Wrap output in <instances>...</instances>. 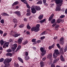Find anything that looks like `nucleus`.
I'll return each instance as SVG.
<instances>
[{
	"label": "nucleus",
	"mask_w": 67,
	"mask_h": 67,
	"mask_svg": "<svg viewBox=\"0 0 67 67\" xmlns=\"http://www.w3.org/2000/svg\"><path fill=\"white\" fill-rule=\"evenodd\" d=\"M12 60V59L9 58H7L5 60H4V64H5L4 67H9L10 64L9 63L11 62Z\"/></svg>",
	"instance_id": "obj_1"
},
{
	"label": "nucleus",
	"mask_w": 67,
	"mask_h": 67,
	"mask_svg": "<svg viewBox=\"0 0 67 67\" xmlns=\"http://www.w3.org/2000/svg\"><path fill=\"white\" fill-rule=\"evenodd\" d=\"M40 24H38L36 25V27H33L31 28V31H35V32H38L40 30Z\"/></svg>",
	"instance_id": "obj_2"
},
{
	"label": "nucleus",
	"mask_w": 67,
	"mask_h": 67,
	"mask_svg": "<svg viewBox=\"0 0 67 67\" xmlns=\"http://www.w3.org/2000/svg\"><path fill=\"white\" fill-rule=\"evenodd\" d=\"M59 55V52L58 49H55L54 50V52L53 54V57L54 58H56L58 56V55Z\"/></svg>",
	"instance_id": "obj_3"
},
{
	"label": "nucleus",
	"mask_w": 67,
	"mask_h": 67,
	"mask_svg": "<svg viewBox=\"0 0 67 67\" xmlns=\"http://www.w3.org/2000/svg\"><path fill=\"white\" fill-rule=\"evenodd\" d=\"M16 33V32H14L12 30L11 31L10 34L12 35V36H14V37H18V36H20V35H21L20 34Z\"/></svg>",
	"instance_id": "obj_4"
},
{
	"label": "nucleus",
	"mask_w": 67,
	"mask_h": 67,
	"mask_svg": "<svg viewBox=\"0 0 67 67\" xmlns=\"http://www.w3.org/2000/svg\"><path fill=\"white\" fill-rule=\"evenodd\" d=\"M40 51L41 52V55L43 56L46 53V51L45 49H44V48L42 47H41L40 48Z\"/></svg>",
	"instance_id": "obj_5"
},
{
	"label": "nucleus",
	"mask_w": 67,
	"mask_h": 67,
	"mask_svg": "<svg viewBox=\"0 0 67 67\" xmlns=\"http://www.w3.org/2000/svg\"><path fill=\"white\" fill-rule=\"evenodd\" d=\"M55 2L57 4H59L58 5H59L60 7H61L62 4H63V1L60 0H55Z\"/></svg>",
	"instance_id": "obj_6"
},
{
	"label": "nucleus",
	"mask_w": 67,
	"mask_h": 67,
	"mask_svg": "<svg viewBox=\"0 0 67 67\" xmlns=\"http://www.w3.org/2000/svg\"><path fill=\"white\" fill-rule=\"evenodd\" d=\"M47 58L49 59L50 60L52 59V53H50L48 54L47 57Z\"/></svg>",
	"instance_id": "obj_7"
},
{
	"label": "nucleus",
	"mask_w": 67,
	"mask_h": 67,
	"mask_svg": "<svg viewBox=\"0 0 67 67\" xmlns=\"http://www.w3.org/2000/svg\"><path fill=\"white\" fill-rule=\"evenodd\" d=\"M32 12L33 14H35L36 12V11L35 8L31 7V8Z\"/></svg>",
	"instance_id": "obj_8"
},
{
	"label": "nucleus",
	"mask_w": 67,
	"mask_h": 67,
	"mask_svg": "<svg viewBox=\"0 0 67 67\" xmlns=\"http://www.w3.org/2000/svg\"><path fill=\"white\" fill-rule=\"evenodd\" d=\"M59 5H58L56 7L55 11H60V7Z\"/></svg>",
	"instance_id": "obj_9"
},
{
	"label": "nucleus",
	"mask_w": 67,
	"mask_h": 67,
	"mask_svg": "<svg viewBox=\"0 0 67 67\" xmlns=\"http://www.w3.org/2000/svg\"><path fill=\"white\" fill-rule=\"evenodd\" d=\"M23 38H19L18 40V43L19 44H21L22 43V41Z\"/></svg>",
	"instance_id": "obj_10"
},
{
	"label": "nucleus",
	"mask_w": 67,
	"mask_h": 67,
	"mask_svg": "<svg viewBox=\"0 0 67 67\" xmlns=\"http://www.w3.org/2000/svg\"><path fill=\"white\" fill-rule=\"evenodd\" d=\"M14 13L17 14L19 16H21V12L20 11H16Z\"/></svg>",
	"instance_id": "obj_11"
},
{
	"label": "nucleus",
	"mask_w": 67,
	"mask_h": 67,
	"mask_svg": "<svg viewBox=\"0 0 67 67\" xmlns=\"http://www.w3.org/2000/svg\"><path fill=\"white\" fill-rule=\"evenodd\" d=\"M9 44H10L9 42H6L4 43V46H5V47H8Z\"/></svg>",
	"instance_id": "obj_12"
},
{
	"label": "nucleus",
	"mask_w": 67,
	"mask_h": 67,
	"mask_svg": "<svg viewBox=\"0 0 67 67\" xmlns=\"http://www.w3.org/2000/svg\"><path fill=\"white\" fill-rule=\"evenodd\" d=\"M35 9L36 11H40L41 10V8L39 6H36L35 7Z\"/></svg>",
	"instance_id": "obj_13"
},
{
	"label": "nucleus",
	"mask_w": 67,
	"mask_h": 67,
	"mask_svg": "<svg viewBox=\"0 0 67 67\" xmlns=\"http://www.w3.org/2000/svg\"><path fill=\"white\" fill-rule=\"evenodd\" d=\"M54 14H53L52 15L49 17V21H51L53 18V17L54 16Z\"/></svg>",
	"instance_id": "obj_14"
},
{
	"label": "nucleus",
	"mask_w": 67,
	"mask_h": 67,
	"mask_svg": "<svg viewBox=\"0 0 67 67\" xmlns=\"http://www.w3.org/2000/svg\"><path fill=\"white\" fill-rule=\"evenodd\" d=\"M1 15H3V16H9V14L5 13H2L1 14Z\"/></svg>",
	"instance_id": "obj_15"
},
{
	"label": "nucleus",
	"mask_w": 67,
	"mask_h": 67,
	"mask_svg": "<svg viewBox=\"0 0 67 67\" xmlns=\"http://www.w3.org/2000/svg\"><path fill=\"white\" fill-rule=\"evenodd\" d=\"M64 48H62L60 50V52L61 54H63L64 53Z\"/></svg>",
	"instance_id": "obj_16"
},
{
	"label": "nucleus",
	"mask_w": 67,
	"mask_h": 67,
	"mask_svg": "<svg viewBox=\"0 0 67 67\" xmlns=\"http://www.w3.org/2000/svg\"><path fill=\"white\" fill-rule=\"evenodd\" d=\"M18 59L19 60V61L21 62V63H23V60L20 57H18Z\"/></svg>",
	"instance_id": "obj_17"
},
{
	"label": "nucleus",
	"mask_w": 67,
	"mask_h": 67,
	"mask_svg": "<svg viewBox=\"0 0 67 67\" xmlns=\"http://www.w3.org/2000/svg\"><path fill=\"white\" fill-rule=\"evenodd\" d=\"M19 4V2L18 1L15 2H14L12 5V6H14L15 5H16V4Z\"/></svg>",
	"instance_id": "obj_18"
},
{
	"label": "nucleus",
	"mask_w": 67,
	"mask_h": 67,
	"mask_svg": "<svg viewBox=\"0 0 67 67\" xmlns=\"http://www.w3.org/2000/svg\"><path fill=\"white\" fill-rule=\"evenodd\" d=\"M60 59L61 61H62V62H64V59L63 57V56L62 55H61L60 57Z\"/></svg>",
	"instance_id": "obj_19"
},
{
	"label": "nucleus",
	"mask_w": 67,
	"mask_h": 67,
	"mask_svg": "<svg viewBox=\"0 0 67 67\" xmlns=\"http://www.w3.org/2000/svg\"><path fill=\"white\" fill-rule=\"evenodd\" d=\"M25 59L26 60H28L30 59V57L29 56H25Z\"/></svg>",
	"instance_id": "obj_20"
},
{
	"label": "nucleus",
	"mask_w": 67,
	"mask_h": 67,
	"mask_svg": "<svg viewBox=\"0 0 67 67\" xmlns=\"http://www.w3.org/2000/svg\"><path fill=\"white\" fill-rule=\"evenodd\" d=\"M6 55V56H10L12 55V53H7Z\"/></svg>",
	"instance_id": "obj_21"
},
{
	"label": "nucleus",
	"mask_w": 67,
	"mask_h": 67,
	"mask_svg": "<svg viewBox=\"0 0 67 67\" xmlns=\"http://www.w3.org/2000/svg\"><path fill=\"white\" fill-rule=\"evenodd\" d=\"M21 46L19 45L17 48V49L16 50V52H17V51H18L20 49H21Z\"/></svg>",
	"instance_id": "obj_22"
},
{
	"label": "nucleus",
	"mask_w": 67,
	"mask_h": 67,
	"mask_svg": "<svg viewBox=\"0 0 67 67\" xmlns=\"http://www.w3.org/2000/svg\"><path fill=\"white\" fill-rule=\"evenodd\" d=\"M40 67H43L44 66V62L43 61L40 62Z\"/></svg>",
	"instance_id": "obj_23"
},
{
	"label": "nucleus",
	"mask_w": 67,
	"mask_h": 67,
	"mask_svg": "<svg viewBox=\"0 0 67 67\" xmlns=\"http://www.w3.org/2000/svg\"><path fill=\"white\" fill-rule=\"evenodd\" d=\"M43 18V15H41L39 16L38 18L39 20H41Z\"/></svg>",
	"instance_id": "obj_24"
},
{
	"label": "nucleus",
	"mask_w": 67,
	"mask_h": 67,
	"mask_svg": "<svg viewBox=\"0 0 67 67\" xmlns=\"http://www.w3.org/2000/svg\"><path fill=\"white\" fill-rule=\"evenodd\" d=\"M20 1L23 3H24L25 4H27V2L26 1V0H20Z\"/></svg>",
	"instance_id": "obj_25"
},
{
	"label": "nucleus",
	"mask_w": 67,
	"mask_h": 67,
	"mask_svg": "<svg viewBox=\"0 0 67 67\" xmlns=\"http://www.w3.org/2000/svg\"><path fill=\"white\" fill-rule=\"evenodd\" d=\"M13 21L14 23H18V21L16 19H13Z\"/></svg>",
	"instance_id": "obj_26"
},
{
	"label": "nucleus",
	"mask_w": 67,
	"mask_h": 67,
	"mask_svg": "<svg viewBox=\"0 0 67 67\" xmlns=\"http://www.w3.org/2000/svg\"><path fill=\"white\" fill-rule=\"evenodd\" d=\"M59 27V25H57L56 26H55V30H57L58 29V28Z\"/></svg>",
	"instance_id": "obj_27"
},
{
	"label": "nucleus",
	"mask_w": 67,
	"mask_h": 67,
	"mask_svg": "<svg viewBox=\"0 0 67 67\" xmlns=\"http://www.w3.org/2000/svg\"><path fill=\"white\" fill-rule=\"evenodd\" d=\"M0 43L1 44V45L2 46L3 45V44H4V41L3 40H1L0 41Z\"/></svg>",
	"instance_id": "obj_28"
},
{
	"label": "nucleus",
	"mask_w": 67,
	"mask_h": 67,
	"mask_svg": "<svg viewBox=\"0 0 67 67\" xmlns=\"http://www.w3.org/2000/svg\"><path fill=\"white\" fill-rule=\"evenodd\" d=\"M46 20V19H44L43 20H41L40 21V23H43V22H44L45 21V20Z\"/></svg>",
	"instance_id": "obj_29"
},
{
	"label": "nucleus",
	"mask_w": 67,
	"mask_h": 67,
	"mask_svg": "<svg viewBox=\"0 0 67 67\" xmlns=\"http://www.w3.org/2000/svg\"><path fill=\"white\" fill-rule=\"evenodd\" d=\"M24 26V25L23 24H21L19 26V27L20 28H22Z\"/></svg>",
	"instance_id": "obj_30"
},
{
	"label": "nucleus",
	"mask_w": 67,
	"mask_h": 67,
	"mask_svg": "<svg viewBox=\"0 0 67 67\" xmlns=\"http://www.w3.org/2000/svg\"><path fill=\"white\" fill-rule=\"evenodd\" d=\"M43 3L42 2V1H38L37 3V4H42V3Z\"/></svg>",
	"instance_id": "obj_31"
},
{
	"label": "nucleus",
	"mask_w": 67,
	"mask_h": 67,
	"mask_svg": "<svg viewBox=\"0 0 67 67\" xmlns=\"http://www.w3.org/2000/svg\"><path fill=\"white\" fill-rule=\"evenodd\" d=\"M27 29H28V30H30L31 28V27L30 26L29 24H28L27 26Z\"/></svg>",
	"instance_id": "obj_32"
},
{
	"label": "nucleus",
	"mask_w": 67,
	"mask_h": 67,
	"mask_svg": "<svg viewBox=\"0 0 67 67\" xmlns=\"http://www.w3.org/2000/svg\"><path fill=\"white\" fill-rule=\"evenodd\" d=\"M61 21H62V20L60 19H59L57 20V23H59Z\"/></svg>",
	"instance_id": "obj_33"
},
{
	"label": "nucleus",
	"mask_w": 67,
	"mask_h": 67,
	"mask_svg": "<svg viewBox=\"0 0 67 67\" xmlns=\"http://www.w3.org/2000/svg\"><path fill=\"white\" fill-rule=\"evenodd\" d=\"M55 19H53L51 22V23L52 24H53V23H54L55 22Z\"/></svg>",
	"instance_id": "obj_34"
},
{
	"label": "nucleus",
	"mask_w": 67,
	"mask_h": 67,
	"mask_svg": "<svg viewBox=\"0 0 67 67\" xmlns=\"http://www.w3.org/2000/svg\"><path fill=\"white\" fill-rule=\"evenodd\" d=\"M26 4V7L28 9H30L31 8V7L29 5V4L27 3Z\"/></svg>",
	"instance_id": "obj_35"
},
{
	"label": "nucleus",
	"mask_w": 67,
	"mask_h": 67,
	"mask_svg": "<svg viewBox=\"0 0 67 67\" xmlns=\"http://www.w3.org/2000/svg\"><path fill=\"white\" fill-rule=\"evenodd\" d=\"M7 52H12V50L11 49H9L6 51Z\"/></svg>",
	"instance_id": "obj_36"
},
{
	"label": "nucleus",
	"mask_w": 67,
	"mask_h": 67,
	"mask_svg": "<svg viewBox=\"0 0 67 67\" xmlns=\"http://www.w3.org/2000/svg\"><path fill=\"white\" fill-rule=\"evenodd\" d=\"M57 46L59 48V49H60V46L59 45V44L58 43L57 44Z\"/></svg>",
	"instance_id": "obj_37"
},
{
	"label": "nucleus",
	"mask_w": 67,
	"mask_h": 67,
	"mask_svg": "<svg viewBox=\"0 0 67 67\" xmlns=\"http://www.w3.org/2000/svg\"><path fill=\"white\" fill-rule=\"evenodd\" d=\"M13 46L14 47H15V48H16L18 46V45L16 44H13Z\"/></svg>",
	"instance_id": "obj_38"
},
{
	"label": "nucleus",
	"mask_w": 67,
	"mask_h": 67,
	"mask_svg": "<svg viewBox=\"0 0 67 67\" xmlns=\"http://www.w3.org/2000/svg\"><path fill=\"white\" fill-rule=\"evenodd\" d=\"M16 48H15V47H12V50L13 51H14L16 49Z\"/></svg>",
	"instance_id": "obj_39"
},
{
	"label": "nucleus",
	"mask_w": 67,
	"mask_h": 67,
	"mask_svg": "<svg viewBox=\"0 0 67 67\" xmlns=\"http://www.w3.org/2000/svg\"><path fill=\"white\" fill-rule=\"evenodd\" d=\"M56 58H55V59L54 60L53 63L54 64H55L56 62H57V59Z\"/></svg>",
	"instance_id": "obj_40"
},
{
	"label": "nucleus",
	"mask_w": 67,
	"mask_h": 67,
	"mask_svg": "<svg viewBox=\"0 0 67 67\" xmlns=\"http://www.w3.org/2000/svg\"><path fill=\"white\" fill-rule=\"evenodd\" d=\"M60 43L61 45H63L64 44V41L60 42Z\"/></svg>",
	"instance_id": "obj_41"
},
{
	"label": "nucleus",
	"mask_w": 67,
	"mask_h": 67,
	"mask_svg": "<svg viewBox=\"0 0 67 67\" xmlns=\"http://www.w3.org/2000/svg\"><path fill=\"white\" fill-rule=\"evenodd\" d=\"M45 31H44L41 34V35H45V34H45Z\"/></svg>",
	"instance_id": "obj_42"
},
{
	"label": "nucleus",
	"mask_w": 67,
	"mask_h": 67,
	"mask_svg": "<svg viewBox=\"0 0 67 67\" xmlns=\"http://www.w3.org/2000/svg\"><path fill=\"white\" fill-rule=\"evenodd\" d=\"M60 42H62L63 41H64V38L63 37L61 38L60 40Z\"/></svg>",
	"instance_id": "obj_43"
},
{
	"label": "nucleus",
	"mask_w": 67,
	"mask_h": 67,
	"mask_svg": "<svg viewBox=\"0 0 67 67\" xmlns=\"http://www.w3.org/2000/svg\"><path fill=\"white\" fill-rule=\"evenodd\" d=\"M65 16L64 15H62L60 17V18H61V19H63V18H64V17H65Z\"/></svg>",
	"instance_id": "obj_44"
},
{
	"label": "nucleus",
	"mask_w": 67,
	"mask_h": 67,
	"mask_svg": "<svg viewBox=\"0 0 67 67\" xmlns=\"http://www.w3.org/2000/svg\"><path fill=\"white\" fill-rule=\"evenodd\" d=\"M28 43V41H26L23 44H24V45H26V44H27Z\"/></svg>",
	"instance_id": "obj_45"
},
{
	"label": "nucleus",
	"mask_w": 67,
	"mask_h": 67,
	"mask_svg": "<svg viewBox=\"0 0 67 67\" xmlns=\"http://www.w3.org/2000/svg\"><path fill=\"white\" fill-rule=\"evenodd\" d=\"M36 41V39H33L32 40V42H35Z\"/></svg>",
	"instance_id": "obj_46"
},
{
	"label": "nucleus",
	"mask_w": 67,
	"mask_h": 67,
	"mask_svg": "<svg viewBox=\"0 0 67 67\" xmlns=\"http://www.w3.org/2000/svg\"><path fill=\"white\" fill-rule=\"evenodd\" d=\"M1 23L3 24L4 23V20L3 19H2L1 20Z\"/></svg>",
	"instance_id": "obj_47"
},
{
	"label": "nucleus",
	"mask_w": 67,
	"mask_h": 67,
	"mask_svg": "<svg viewBox=\"0 0 67 67\" xmlns=\"http://www.w3.org/2000/svg\"><path fill=\"white\" fill-rule=\"evenodd\" d=\"M3 60H4V59L3 58L0 59V62H2L3 61Z\"/></svg>",
	"instance_id": "obj_48"
},
{
	"label": "nucleus",
	"mask_w": 67,
	"mask_h": 67,
	"mask_svg": "<svg viewBox=\"0 0 67 67\" xmlns=\"http://www.w3.org/2000/svg\"><path fill=\"white\" fill-rule=\"evenodd\" d=\"M27 16H30L31 15V13H28L26 14Z\"/></svg>",
	"instance_id": "obj_49"
},
{
	"label": "nucleus",
	"mask_w": 67,
	"mask_h": 67,
	"mask_svg": "<svg viewBox=\"0 0 67 67\" xmlns=\"http://www.w3.org/2000/svg\"><path fill=\"white\" fill-rule=\"evenodd\" d=\"M51 67H55V64H52L51 65Z\"/></svg>",
	"instance_id": "obj_50"
},
{
	"label": "nucleus",
	"mask_w": 67,
	"mask_h": 67,
	"mask_svg": "<svg viewBox=\"0 0 67 67\" xmlns=\"http://www.w3.org/2000/svg\"><path fill=\"white\" fill-rule=\"evenodd\" d=\"M55 43H53L52 45L51 46L52 47V48H54V47H55Z\"/></svg>",
	"instance_id": "obj_51"
},
{
	"label": "nucleus",
	"mask_w": 67,
	"mask_h": 67,
	"mask_svg": "<svg viewBox=\"0 0 67 67\" xmlns=\"http://www.w3.org/2000/svg\"><path fill=\"white\" fill-rule=\"evenodd\" d=\"M55 43H53L52 45L51 46L52 47V48H54V47H55Z\"/></svg>",
	"instance_id": "obj_52"
},
{
	"label": "nucleus",
	"mask_w": 67,
	"mask_h": 67,
	"mask_svg": "<svg viewBox=\"0 0 67 67\" xmlns=\"http://www.w3.org/2000/svg\"><path fill=\"white\" fill-rule=\"evenodd\" d=\"M27 12H31V10L29 9H28L27 10Z\"/></svg>",
	"instance_id": "obj_53"
},
{
	"label": "nucleus",
	"mask_w": 67,
	"mask_h": 67,
	"mask_svg": "<svg viewBox=\"0 0 67 67\" xmlns=\"http://www.w3.org/2000/svg\"><path fill=\"white\" fill-rule=\"evenodd\" d=\"M45 38V36H43L42 37H41V40H43V39H44Z\"/></svg>",
	"instance_id": "obj_54"
},
{
	"label": "nucleus",
	"mask_w": 67,
	"mask_h": 67,
	"mask_svg": "<svg viewBox=\"0 0 67 67\" xmlns=\"http://www.w3.org/2000/svg\"><path fill=\"white\" fill-rule=\"evenodd\" d=\"M19 64L18 63L16 64L15 65V66L16 67H19Z\"/></svg>",
	"instance_id": "obj_55"
},
{
	"label": "nucleus",
	"mask_w": 67,
	"mask_h": 67,
	"mask_svg": "<svg viewBox=\"0 0 67 67\" xmlns=\"http://www.w3.org/2000/svg\"><path fill=\"white\" fill-rule=\"evenodd\" d=\"M28 55H29V54H28V52H25V55H26V56H27Z\"/></svg>",
	"instance_id": "obj_56"
},
{
	"label": "nucleus",
	"mask_w": 67,
	"mask_h": 67,
	"mask_svg": "<svg viewBox=\"0 0 67 67\" xmlns=\"http://www.w3.org/2000/svg\"><path fill=\"white\" fill-rule=\"evenodd\" d=\"M3 32L2 31L0 30V34H3Z\"/></svg>",
	"instance_id": "obj_57"
},
{
	"label": "nucleus",
	"mask_w": 67,
	"mask_h": 67,
	"mask_svg": "<svg viewBox=\"0 0 67 67\" xmlns=\"http://www.w3.org/2000/svg\"><path fill=\"white\" fill-rule=\"evenodd\" d=\"M52 48L51 46H49V49L51 50V49Z\"/></svg>",
	"instance_id": "obj_58"
},
{
	"label": "nucleus",
	"mask_w": 67,
	"mask_h": 67,
	"mask_svg": "<svg viewBox=\"0 0 67 67\" xmlns=\"http://www.w3.org/2000/svg\"><path fill=\"white\" fill-rule=\"evenodd\" d=\"M7 35V33H4L3 35V36H6V35Z\"/></svg>",
	"instance_id": "obj_59"
},
{
	"label": "nucleus",
	"mask_w": 67,
	"mask_h": 67,
	"mask_svg": "<svg viewBox=\"0 0 67 67\" xmlns=\"http://www.w3.org/2000/svg\"><path fill=\"white\" fill-rule=\"evenodd\" d=\"M43 4H44V5H46V6H47V5H48V4L46 3H43Z\"/></svg>",
	"instance_id": "obj_60"
},
{
	"label": "nucleus",
	"mask_w": 67,
	"mask_h": 67,
	"mask_svg": "<svg viewBox=\"0 0 67 67\" xmlns=\"http://www.w3.org/2000/svg\"><path fill=\"white\" fill-rule=\"evenodd\" d=\"M56 25V23L53 24V25H52V26L53 27H54V26H55Z\"/></svg>",
	"instance_id": "obj_61"
},
{
	"label": "nucleus",
	"mask_w": 67,
	"mask_h": 67,
	"mask_svg": "<svg viewBox=\"0 0 67 67\" xmlns=\"http://www.w3.org/2000/svg\"><path fill=\"white\" fill-rule=\"evenodd\" d=\"M43 3H46V0H43Z\"/></svg>",
	"instance_id": "obj_62"
},
{
	"label": "nucleus",
	"mask_w": 67,
	"mask_h": 67,
	"mask_svg": "<svg viewBox=\"0 0 67 67\" xmlns=\"http://www.w3.org/2000/svg\"><path fill=\"white\" fill-rule=\"evenodd\" d=\"M41 41L40 40H38L37 41V42L38 43H41Z\"/></svg>",
	"instance_id": "obj_63"
},
{
	"label": "nucleus",
	"mask_w": 67,
	"mask_h": 67,
	"mask_svg": "<svg viewBox=\"0 0 67 67\" xmlns=\"http://www.w3.org/2000/svg\"><path fill=\"white\" fill-rule=\"evenodd\" d=\"M67 48L66 47V48H65L64 50L65 52H66V51H67Z\"/></svg>",
	"instance_id": "obj_64"
}]
</instances>
